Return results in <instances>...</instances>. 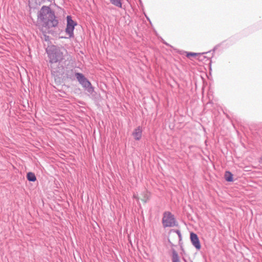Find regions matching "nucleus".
Here are the masks:
<instances>
[{"mask_svg": "<svg viewBox=\"0 0 262 262\" xmlns=\"http://www.w3.org/2000/svg\"><path fill=\"white\" fill-rule=\"evenodd\" d=\"M64 49L56 46H51L46 49L49 58L52 74L55 77H59L63 73V67L61 62L64 59Z\"/></svg>", "mask_w": 262, "mask_h": 262, "instance_id": "obj_1", "label": "nucleus"}, {"mask_svg": "<svg viewBox=\"0 0 262 262\" xmlns=\"http://www.w3.org/2000/svg\"><path fill=\"white\" fill-rule=\"evenodd\" d=\"M37 19L42 23V26L50 29L57 27L59 21L55 12L49 6H43L37 14Z\"/></svg>", "mask_w": 262, "mask_h": 262, "instance_id": "obj_2", "label": "nucleus"}, {"mask_svg": "<svg viewBox=\"0 0 262 262\" xmlns=\"http://www.w3.org/2000/svg\"><path fill=\"white\" fill-rule=\"evenodd\" d=\"M75 76L84 89L90 94H92L94 89L90 81L81 73H75Z\"/></svg>", "mask_w": 262, "mask_h": 262, "instance_id": "obj_3", "label": "nucleus"}, {"mask_svg": "<svg viewBox=\"0 0 262 262\" xmlns=\"http://www.w3.org/2000/svg\"><path fill=\"white\" fill-rule=\"evenodd\" d=\"M162 222L164 228L178 226V223L174 215L169 211H165L163 213Z\"/></svg>", "mask_w": 262, "mask_h": 262, "instance_id": "obj_4", "label": "nucleus"}, {"mask_svg": "<svg viewBox=\"0 0 262 262\" xmlns=\"http://www.w3.org/2000/svg\"><path fill=\"white\" fill-rule=\"evenodd\" d=\"M67 27L66 28V32L69 35V38L74 37V30L75 27L77 26V24L76 21L72 19L71 15H68L67 17Z\"/></svg>", "mask_w": 262, "mask_h": 262, "instance_id": "obj_5", "label": "nucleus"}, {"mask_svg": "<svg viewBox=\"0 0 262 262\" xmlns=\"http://www.w3.org/2000/svg\"><path fill=\"white\" fill-rule=\"evenodd\" d=\"M190 240L192 245L197 249L200 250L201 248L200 240L196 234L191 232L190 233Z\"/></svg>", "mask_w": 262, "mask_h": 262, "instance_id": "obj_6", "label": "nucleus"}, {"mask_svg": "<svg viewBox=\"0 0 262 262\" xmlns=\"http://www.w3.org/2000/svg\"><path fill=\"white\" fill-rule=\"evenodd\" d=\"M142 134V129L141 126H138L135 128L132 134L134 139L139 141L141 139Z\"/></svg>", "mask_w": 262, "mask_h": 262, "instance_id": "obj_7", "label": "nucleus"}, {"mask_svg": "<svg viewBox=\"0 0 262 262\" xmlns=\"http://www.w3.org/2000/svg\"><path fill=\"white\" fill-rule=\"evenodd\" d=\"M63 73L65 74L66 77L68 79H73L74 77V72L73 69L71 70H67L66 72L64 71V69L63 70ZM62 75V74H61Z\"/></svg>", "mask_w": 262, "mask_h": 262, "instance_id": "obj_8", "label": "nucleus"}, {"mask_svg": "<svg viewBox=\"0 0 262 262\" xmlns=\"http://www.w3.org/2000/svg\"><path fill=\"white\" fill-rule=\"evenodd\" d=\"M208 52H206V53H199L198 56V59L200 60V61H203V62H207V61H210V57H207L206 56H204V54H207L208 53Z\"/></svg>", "mask_w": 262, "mask_h": 262, "instance_id": "obj_9", "label": "nucleus"}, {"mask_svg": "<svg viewBox=\"0 0 262 262\" xmlns=\"http://www.w3.org/2000/svg\"><path fill=\"white\" fill-rule=\"evenodd\" d=\"M27 179L29 182H34L36 181V177L32 172H29L27 173Z\"/></svg>", "mask_w": 262, "mask_h": 262, "instance_id": "obj_10", "label": "nucleus"}, {"mask_svg": "<svg viewBox=\"0 0 262 262\" xmlns=\"http://www.w3.org/2000/svg\"><path fill=\"white\" fill-rule=\"evenodd\" d=\"M224 176L226 181L230 182L233 181V174L229 171H226Z\"/></svg>", "mask_w": 262, "mask_h": 262, "instance_id": "obj_11", "label": "nucleus"}, {"mask_svg": "<svg viewBox=\"0 0 262 262\" xmlns=\"http://www.w3.org/2000/svg\"><path fill=\"white\" fill-rule=\"evenodd\" d=\"M172 262H180L179 257L177 251L173 249L172 251Z\"/></svg>", "mask_w": 262, "mask_h": 262, "instance_id": "obj_12", "label": "nucleus"}, {"mask_svg": "<svg viewBox=\"0 0 262 262\" xmlns=\"http://www.w3.org/2000/svg\"><path fill=\"white\" fill-rule=\"evenodd\" d=\"M111 3L113 4L114 5L118 7H119V8H122V2H121V0H110Z\"/></svg>", "mask_w": 262, "mask_h": 262, "instance_id": "obj_13", "label": "nucleus"}, {"mask_svg": "<svg viewBox=\"0 0 262 262\" xmlns=\"http://www.w3.org/2000/svg\"><path fill=\"white\" fill-rule=\"evenodd\" d=\"M171 231H173V232H174L175 233H176L177 234V235L179 236V238L180 240L182 239V234H181V232H180V231L179 230L173 229Z\"/></svg>", "mask_w": 262, "mask_h": 262, "instance_id": "obj_14", "label": "nucleus"}, {"mask_svg": "<svg viewBox=\"0 0 262 262\" xmlns=\"http://www.w3.org/2000/svg\"><path fill=\"white\" fill-rule=\"evenodd\" d=\"M199 53H193V52H187V57L189 58L190 56H198Z\"/></svg>", "mask_w": 262, "mask_h": 262, "instance_id": "obj_15", "label": "nucleus"}, {"mask_svg": "<svg viewBox=\"0 0 262 262\" xmlns=\"http://www.w3.org/2000/svg\"><path fill=\"white\" fill-rule=\"evenodd\" d=\"M259 162L262 163V158L260 159Z\"/></svg>", "mask_w": 262, "mask_h": 262, "instance_id": "obj_16", "label": "nucleus"}, {"mask_svg": "<svg viewBox=\"0 0 262 262\" xmlns=\"http://www.w3.org/2000/svg\"><path fill=\"white\" fill-rule=\"evenodd\" d=\"M164 43H165V45H166L167 46H168V44L167 43H166V42H164Z\"/></svg>", "mask_w": 262, "mask_h": 262, "instance_id": "obj_17", "label": "nucleus"}, {"mask_svg": "<svg viewBox=\"0 0 262 262\" xmlns=\"http://www.w3.org/2000/svg\"><path fill=\"white\" fill-rule=\"evenodd\" d=\"M215 48H214V49H213V52H214V51H215Z\"/></svg>", "mask_w": 262, "mask_h": 262, "instance_id": "obj_18", "label": "nucleus"}, {"mask_svg": "<svg viewBox=\"0 0 262 262\" xmlns=\"http://www.w3.org/2000/svg\"><path fill=\"white\" fill-rule=\"evenodd\" d=\"M184 260L185 261V262H187V261L185 259H184Z\"/></svg>", "mask_w": 262, "mask_h": 262, "instance_id": "obj_19", "label": "nucleus"}, {"mask_svg": "<svg viewBox=\"0 0 262 262\" xmlns=\"http://www.w3.org/2000/svg\"><path fill=\"white\" fill-rule=\"evenodd\" d=\"M139 1H140V2H141V0H139Z\"/></svg>", "mask_w": 262, "mask_h": 262, "instance_id": "obj_20", "label": "nucleus"}, {"mask_svg": "<svg viewBox=\"0 0 262 262\" xmlns=\"http://www.w3.org/2000/svg\"><path fill=\"white\" fill-rule=\"evenodd\" d=\"M191 262H192V261H191Z\"/></svg>", "mask_w": 262, "mask_h": 262, "instance_id": "obj_21", "label": "nucleus"}]
</instances>
